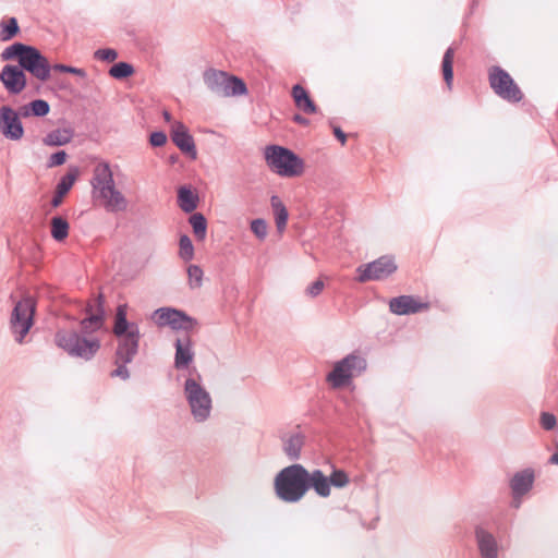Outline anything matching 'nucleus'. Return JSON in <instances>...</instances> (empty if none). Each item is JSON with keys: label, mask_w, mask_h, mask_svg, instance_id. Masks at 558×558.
I'll return each mask as SVG.
<instances>
[{"label": "nucleus", "mask_w": 558, "mask_h": 558, "mask_svg": "<svg viewBox=\"0 0 558 558\" xmlns=\"http://www.w3.org/2000/svg\"><path fill=\"white\" fill-rule=\"evenodd\" d=\"M489 86L501 99L517 104L523 99V93L510 74L502 68L495 65L489 69Z\"/></svg>", "instance_id": "nucleus-9"}, {"label": "nucleus", "mask_w": 558, "mask_h": 558, "mask_svg": "<svg viewBox=\"0 0 558 558\" xmlns=\"http://www.w3.org/2000/svg\"><path fill=\"white\" fill-rule=\"evenodd\" d=\"M34 311L35 304L29 298L20 300L12 311L10 324L12 331L17 335L15 340L19 343H22L33 325Z\"/></svg>", "instance_id": "nucleus-11"}, {"label": "nucleus", "mask_w": 558, "mask_h": 558, "mask_svg": "<svg viewBox=\"0 0 558 558\" xmlns=\"http://www.w3.org/2000/svg\"><path fill=\"white\" fill-rule=\"evenodd\" d=\"M56 344L72 357L90 361L100 350L101 343L98 338L81 336L75 330H58L54 335Z\"/></svg>", "instance_id": "nucleus-5"}, {"label": "nucleus", "mask_w": 558, "mask_h": 558, "mask_svg": "<svg viewBox=\"0 0 558 558\" xmlns=\"http://www.w3.org/2000/svg\"><path fill=\"white\" fill-rule=\"evenodd\" d=\"M397 268L395 258L390 255H384L371 263L360 265L356 268V280L359 282L385 280L391 276Z\"/></svg>", "instance_id": "nucleus-10"}, {"label": "nucleus", "mask_w": 558, "mask_h": 558, "mask_svg": "<svg viewBox=\"0 0 558 558\" xmlns=\"http://www.w3.org/2000/svg\"><path fill=\"white\" fill-rule=\"evenodd\" d=\"M541 424L545 430H551L555 428V426L557 424V420L554 414L548 413V412H543L541 415Z\"/></svg>", "instance_id": "nucleus-45"}, {"label": "nucleus", "mask_w": 558, "mask_h": 558, "mask_svg": "<svg viewBox=\"0 0 558 558\" xmlns=\"http://www.w3.org/2000/svg\"><path fill=\"white\" fill-rule=\"evenodd\" d=\"M329 486L336 488H343L350 483L348 473L341 469H333L328 476Z\"/></svg>", "instance_id": "nucleus-36"}, {"label": "nucleus", "mask_w": 558, "mask_h": 558, "mask_svg": "<svg viewBox=\"0 0 558 558\" xmlns=\"http://www.w3.org/2000/svg\"><path fill=\"white\" fill-rule=\"evenodd\" d=\"M550 463L553 464H557L558 465V453H554L550 459H549Z\"/></svg>", "instance_id": "nucleus-52"}, {"label": "nucleus", "mask_w": 558, "mask_h": 558, "mask_svg": "<svg viewBox=\"0 0 558 558\" xmlns=\"http://www.w3.org/2000/svg\"><path fill=\"white\" fill-rule=\"evenodd\" d=\"M178 204L184 213H192L198 204V195L187 186H181L178 191Z\"/></svg>", "instance_id": "nucleus-25"}, {"label": "nucleus", "mask_w": 558, "mask_h": 558, "mask_svg": "<svg viewBox=\"0 0 558 558\" xmlns=\"http://www.w3.org/2000/svg\"><path fill=\"white\" fill-rule=\"evenodd\" d=\"M20 114L22 117H24V118L33 116V113L29 112V109L27 108V105H24L23 107L20 108Z\"/></svg>", "instance_id": "nucleus-50"}, {"label": "nucleus", "mask_w": 558, "mask_h": 558, "mask_svg": "<svg viewBox=\"0 0 558 558\" xmlns=\"http://www.w3.org/2000/svg\"><path fill=\"white\" fill-rule=\"evenodd\" d=\"M179 255L184 262H190L194 257V246L189 235L182 234L179 240Z\"/></svg>", "instance_id": "nucleus-34"}, {"label": "nucleus", "mask_w": 558, "mask_h": 558, "mask_svg": "<svg viewBox=\"0 0 558 558\" xmlns=\"http://www.w3.org/2000/svg\"><path fill=\"white\" fill-rule=\"evenodd\" d=\"M73 138V131L71 129H57L49 132L43 142L47 146H63L69 144Z\"/></svg>", "instance_id": "nucleus-26"}, {"label": "nucleus", "mask_w": 558, "mask_h": 558, "mask_svg": "<svg viewBox=\"0 0 558 558\" xmlns=\"http://www.w3.org/2000/svg\"><path fill=\"white\" fill-rule=\"evenodd\" d=\"M87 316L81 320L83 333H93L102 328L105 322V296L99 293L86 307Z\"/></svg>", "instance_id": "nucleus-13"}, {"label": "nucleus", "mask_w": 558, "mask_h": 558, "mask_svg": "<svg viewBox=\"0 0 558 558\" xmlns=\"http://www.w3.org/2000/svg\"><path fill=\"white\" fill-rule=\"evenodd\" d=\"M251 230L259 240H265L267 236L268 226L265 219L257 218L252 220Z\"/></svg>", "instance_id": "nucleus-41"}, {"label": "nucleus", "mask_w": 558, "mask_h": 558, "mask_svg": "<svg viewBox=\"0 0 558 558\" xmlns=\"http://www.w3.org/2000/svg\"><path fill=\"white\" fill-rule=\"evenodd\" d=\"M0 81L10 94H20L26 86V76L20 65L7 64L0 73Z\"/></svg>", "instance_id": "nucleus-16"}, {"label": "nucleus", "mask_w": 558, "mask_h": 558, "mask_svg": "<svg viewBox=\"0 0 558 558\" xmlns=\"http://www.w3.org/2000/svg\"><path fill=\"white\" fill-rule=\"evenodd\" d=\"M131 362H124L123 360H121L119 356H114V364L117 365V368L113 369L111 373H110V376L111 377H119L123 380H126L130 378V372L128 369V364H130Z\"/></svg>", "instance_id": "nucleus-40"}, {"label": "nucleus", "mask_w": 558, "mask_h": 558, "mask_svg": "<svg viewBox=\"0 0 558 558\" xmlns=\"http://www.w3.org/2000/svg\"><path fill=\"white\" fill-rule=\"evenodd\" d=\"M324 287H325V283L323 280L318 279L314 282H312L307 288H306V294L311 298H316L317 295H319L323 290H324Z\"/></svg>", "instance_id": "nucleus-47"}, {"label": "nucleus", "mask_w": 558, "mask_h": 558, "mask_svg": "<svg viewBox=\"0 0 558 558\" xmlns=\"http://www.w3.org/2000/svg\"><path fill=\"white\" fill-rule=\"evenodd\" d=\"M0 133L10 141H20L24 136L20 116L10 106L0 107Z\"/></svg>", "instance_id": "nucleus-14"}, {"label": "nucleus", "mask_w": 558, "mask_h": 558, "mask_svg": "<svg viewBox=\"0 0 558 558\" xmlns=\"http://www.w3.org/2000/svg\"><path fill=\"white\" fill-rule=\"evenodd\" d=\"M94 198L102 202L107 211H123L128 207V201L123 194L117 190L113 173L108 162L98 163L90 181Z\"/></svg>", "instance_id": "nucleus-2"}, {"label": "nucleus", "mask_w": 558, "mask_h": 558, "mask_svg": "<svg viewBox=\"0 0 558 558\" xmlns=\"http://www.w3.org/2000/svg\"><path fill=\"white\" fill-rule=\"evenodd\" d=\"M167 142V135L162 131H155L149 136V144L153 147H161Z\"/></svg>", "instance_id": "nucleus-46"}, {"label": "nucleus", "mask_w": 558, "mask_h": 558, "mask_svg": "<svg viewBox=\"0 0 558 558\" xmlns=\"http://www.w3.org/2000/svg\"><path fill=\"white\" fill-rule=\"evenodd\" d=\"M66 153L64 150H59L50 155L47 161V168H54L63 165L66 161Z\"/></svg>", "instance_id": "nucleus-44"}, {"label": "nucleus", "mask_w": 558, "mask_h": 558, "mask_svg": "<svg viewBox=\"0 0 558 558\" xmlns=\"http://www.w3.org/2000/svg\"><path fill=\"white\" fill-rule=\"evenodd\" d=\"M193 233L197 241H203L207 234V220L205 216L201 213H194L190 216L189 219Z\"/></svg>", "instance_id": "nucleus-31"}, {"label": "nucleus", "mask_w": 558, "mask_h": 558, "mask_svg": "<svg viewBox=\"0 0 558 558\" xmlns=\"http://www.w3.org/2000/svg\"><path fill=\"white\" fill-rule=\"evenodd\" d=\"M475 538L482 558H497L498 544L494 535L482 526L475 529Z\"/></svg>", "instance_id": "nucleus-19"}, {"label": "nucleus", "mask_w": 558, "mask_h": 558, "mask_svg": "<svg viewBox=\"0 0 558 558\" xmlns=\"http://www.w3.org/2000/svg\"><path fill=\"white\" fill-rule=\"evenodd\" d=\"M178 314L179 316H174L172 317V319L169 320V327H171V329L183 330L187 332L197 325L196 319L189 316L183 311L178 310Z\"/></svg>", "instance_id": "nucleus-30"}, {"label": "nucleus", "mask_w": 558, "mask_h": 558, "mask_svg": "<svg viewBox=\"0 0 558 558\" xmlns=\"http://www.w3.org/2000/svg\"><path fill=\"white\" fill-rule=\"evenodd\" d=\"M453 58L454 49L452 47H449L445 51L441 62L444 80L449 89H451L453 82Z\"/></svg>", "instance_id": "nucleus-29"}, {"label": "nucleus", "mask_w": 558, "mask_h": 558, "mask_svg": "<svg viewBox=\"0 0 558 558\" xmlns=\"http://www.w3.org/2000/svg\"><path fill=\"white\" fill-rule=\"evenodd\" d=\"M3 28L0 32L1 40H10L20 32L19 23L15 17H10L5 24H2Z\"/></svg>", "instance_id": "nucleus-37"}, {"label": "nucleus", "mask_w": 558, "mask_h": 558, "mask_svg": "<svg viewBox=\"0 0 558 558\" xmlns=\"http://www.w3.org/2000/svg\"><path fill=\"white\" fill-rule=\"evenodd\" d=\"M207 88L219 97L242 96L247 93V87L242 78L228 75L225 71L207 69L203 74Z\"/></svg>", "instance_id": "nucleus-7"}, {"label": "nucleus", "mask_w": 558, "mask_h": 558, "mask_svg": "<svg viewBox=\"0 0 558 558\" xmlns=\"http://www.w3.org/2000/svg\"><path fill=\"white\" fill-rule=\"evenodd\" d=\"M171 140L174 145L192 159H196L197 150L193 136L181 121H174L171 128Z\"/></svg>", "instance_id": "nucleus-15"}, {"label": "nucleus", "mask_w": 558, "mask_h": 558, "mask_svg": "<svg viewBox=\"0 0 558 558\" xmlns=\"http://www.w3.org/2000/svg\"><path fill=\"white\" fill-rule=\"evenodd\" d=\"M427 308L428 303L420 302L412 295H400L389 301L390 312L399 316L416 314Z\"/></svg>", "instance_id": "nucleus-17"}, {"label": "nucleus", "mask_w": 558, "mask_h": 558, "mask_svg": "<svg viewBox=\"0 0 558 558\" xmlns=\"http://www.w3.org/2000/svg\"><path fill=\"white\" fill-rule=\"evenodd\" d=\"M292 97L295 106L304 113L313 114L317 111V107L310 97L307 90L300 84L292 87Z\"/></svg>", "instance_id": "nucleus-22"}, {"label": "nucleus", "mask_w": 558, "mask_h": 558, "mask_svg": "<svg viewBox=\"0 0 558 558\" xmlns=\"http://www.w3.org/2000/svg\"><path fill=\"white\" fill-rule=\"evenodd\" d=\"M366 367L367 362L362 355L351 353L335 364L326 379L332 388H342L350 385L351 379L361 375Z\"/></svg>", "instance_id": "nucleus-8"}, {"label": "nucleus", "mask_w": 558, "mask_h": 558, "mask_svg": "<svg viewBox=\"0 0 558 558\" xmlns=\"http://www.w3.org/2000/svg\"><path fill=\"white\" fill-rule=\"evenodd\" d=\"M293 121L295 123H298V124H301V125H308V123H310V120L307 118H305V117H303L302 114H299V113L294 114Z\"/></svg>", "instance_id": "nucleus-49"}, {"label": "nucleus", "mask_w": 558, "mask_h": 558, "mask_svg": "<svg viewBox=\"0 0 558 558\" xmlns=\"http://www.w3.org/2000/svg\"><path fill=\"white\" fill-rule=\"evenodd\" d=\"M304 445V436L300 433L292 434L283 440V452L291 460H298Z\"/></svg>", "instance_id": "nucleus-24"}, {"label": "nucleus", "mask_w": 558, "mask_h": 558, "mask_svg": "<svg viewBox=\"0 0 558 558\" xmlns=\"http://www.w3.org/2000/svg\"><path fill=\"white\" fill-rule=\"evenodd\" d=\"M94 58L105 62H113L118 58V52L112 48L98 49L94 52Z\"/></svg>", "instance_id": "nucleus-43"}, {"label": "nucleus", "mask_w": 558, "mask_h": 558, "mask_svg": "<svg viewBox=\"0 0 558 558\" xmlns=\"http://www.w3.org/2000/svg\"><path fill=\"white\" fill-rule=\"evenodd\" d=\"M51 69H53L57 72L74 74L82 78H85L87 76L86 71L82 68H75V66H71V65L57 63L53 66H51Z\"/></svg>", "instance_id": "nucleus-42"}, {"label": "nucleus", "mask_w": 558, "mask_h": 558, "mask_svg": "<svg viewBox=\"0 0 558 558\" xmlns=\"http://www.w3.org/2000/svg\"><path fill=\"white\" fill-rule=\"evenodd\" d=\"M76 171L68 172L64 174L60 181L58 182L56 186L54 195L51 199V206L53 208H57L61 205L63 197L69 193V191L72 189L75 180H76Z\"/></svg>", "instance_id": "nucleus-23"}, {"label": "nucleus", "mask_w": 558, "mask_h": 558, "mask_svg": "<svg viewBox=\"0 0 558 558\" xmlns=\"http://www.w3.org/2000/svg\"><path fill=\"white\" fill-rule=\"evenodd\" d=\"M27 108L34 117H45L50 111L49 104L44 99H35L31 101L29 104H27Z\"/></svg>", "instance_id": "nucleus-39"}, {"label": "nucleus", "mask_w": 558, "mask_h": 558, "mask_svg": "<svg viewBox=\"0 0 558 558\" xmlns=\"http://www.w3.org/2000/svg\"><path fill=\"white\" fill-rule=\"evenodd\" d=\"M20 66L23 72H29L39 81L45 82L50 77L51 65L47 58L33 46H31L27 52L23 56Z\"/></svg>", "instance_id": "nucleus-12"}, {"label": "nucleus", "mask_w": 558, "mask_h": 558, "mask_svg": "<svg viewBox=\"0 0 558 558\" xmlns=\"http://www.w3.org/2000/svg\"><path fill=\"white\" fill-rule=\"evenodd\" d=\"M533 482L534 472L531 469L515 473L510 482L513 496L517 498L526 494L532 488Z\"/></svg>", "instance_id": "nucleus-21"}, {"label": "nucleus", "mask_w": 558, "mask_h": 558, "mask_svg": "<svg viewBox=\"0 0 558 558\" xmlns=\"http://www.w3.org/2000/svg\"><path fill=\"white\" fill-rule=\"evenodd\" d=\"M307 469L300 463L283 468L275 477L277 497L288 504L299 502L306 495Z\"/></svg>", "instance_id": "nucleus-3"}, {"label": "nucleus", "mask_w": 558, "mask_h": 558, "mask_svg": "<svg viewBox=\"0 0 558 558\" xmlns=\"http://www.w3.org/2000/svg\"><path fill=\"white\" fill-rule=\"evenodd\" d=\"M184 395L194 420L205 422L210 416L213 401L209 392L201 384L199 374L197 378L190 376L185 379Z\"/></svg>", "instance_id": "nucleus-6"}, {"label": "nucleus", "mask_w": 558, "mask_h": 558, "mask_svg": "<svg viewBox=\"0 0 558 558\" xmlns=\"http://www.w3.org/2000/svg\"><path fill=\"white\" fill-rule=\"evenodd\" d=\"M29 47L31 46L22 44V43H14L3 50L1 57L3 60L16 59L20 64L21 60H23V56L27 52Z\"/></svg>", "instance_id": "nucleus-32"}, {"label": "nucleus", "mask_w": 558, "mask_h": 558, "mask_svg": "<svg viewBox=\"0 0 558 558\" xmlns=\"http://www.w3.org/2000/svg\"><path fill=\"white\" fill-rule=\"evenodd\" d=\"M112 332L118 340L114 356L124 362H132L138 353L142 335L138 324L128 320L126 304L118 305Z\"/></svg>", "instance_id": "nucleus-1"}, {"label": "nucleus", "mask_w": 558, "mask_h": 558, "mask_svg": "<svg viewBox=\"0 0 558 558\" xmlns=\"http://www.w3.org/2000/svg\"><path fill=\"white\" fill-rule=\"evenodd\" d=\"M333 134L341 142L342 145L345 144L347 135L339 126H333Z\"/></svg>", "instance_id": "nucleus-48"}, {"label": "nucleus", "mask_w": 558, "mask_h": 558, "mask_svg": "<svg viewBox=\"0 0 558 558\" xmlns=\"http://www.w3.org/2000/svg\"><path fill=\"white\" fill-rule=\"evenodd\" d=\"M134 73V68L132 64L128 62H118L114 63L110 70L109 74L116 80H124L131 76Z\"/></svg>", "instance_id": "nucleus-33"}, {"label": "nucleus", "mask_w": 558, "mask_h": 558, "mask_svg": "<svg viewBox=\"0 0 558 558\" xmlns=\"http://www.w3.org/2000/svg\"><path fill=\"white\" fill-rule=\"evenodd\" d=\"M69 222L61 216H54L50 220V233L53 240L61 242L69 235Z\"/></svg>", "instance_id": "nucleus-28"}, {"label": "nucleus", "mask_w": 558, "mask_h": 558, "mask_svg": "<svg viewBox=\"0 0 558 558\" xmlns=\"http://www.w3.org/2000/svg\"><path fill=\"white\" fill-rule=\"evenodd\" d=\"M264 157L267 167L282 178H296L304 172V160L287 147L268 145L264 150Z\"/></svg>", "instance_id": "nucleus-4"}, {"label": "nucleus", "mask_w": 558, "mask_h": 558, "mask_svg": "<svg viewBox=\"0 0 558 558\" xmlns=\"http://www.w3.org/2000/svg\"><path fill=\"white\" fill-rule=\"evenodd\" d=\"M174 316H179V314L178 310L172 307H160L154 313L156 323L160 327L169 326V320Z\"/></svg>", "instance_id": "nucleus-35"}, {"label": "nucleus", "mask_w": 558, "mask_h": 558, "mask_svg": "<svg viewBox=\"0 0 558 558\" xmlns=\"http://www.w3.org/2000/svg\"><path fill=\"white\" fill-rule=\"evenodd\" d=\"M306 493L313 489L315 494L322 498H328L331 489L328 482V476L319 469L313 471L307 470Z\"/></svg>", "instance_id": "nucleus-20"}, {"label": "nucleus", "mask_w": 558, "mask_h": 558, "mask_svg": "<svg viewBox=\"0 0 558 558\" xmlns=\"http://www.w3.org/2000/svg\"><path fill=\"white\" fill-rule=\"evenodd\" d=\"M162 117H163V119H165V121H166V122H171V121H172V116H171V113H170L169 111H167V110H165V111L162 112Z\"/></svg>", "instance_id": "nucleus-51"}, {"label": "nucleus", "mask_w": 558, "mask_h": 558, "mask_svg": "<svg viewBox=\"0 0 558 558\" xmlns=\"http://www.w3.org/2000/svg\"><path fill=\"white\" fill-rule=\"evenodd\" d=\"M174 367L177 369L187 368L194 360L193 343L189 335L178 337L174 342Z\"/></svg>", "instance_id": "nucleus-18"}, {"label": "nucleus", "mask_w": 558, "mask_h": 558, "mask_svg": "<svg viewBox=\"0 0 558 558\" xmlns=\"http://www.w3.org/2000/svg\"><path fill=\"white\" fill-rule=\"evenodd\" d=\"M189 284L192 289L199 288L203 283L204 272L197 265H190L187 267Z\"/></svg>", "instance_id": "nucleus-38"}, {"label": "nucleus", "mask_w": 558, "mask_h": 558, "mask_svg": "<svg viewBox=\"0 0 558 558\" xmlns=\"http://www.w3.org/2000/svg\"><path fill=\"white\" fill-rule=\"evenodd\" d=\"M270 203L275 215L277 230L282 232L287 227L289 217L288 210L277 195L271 196Z\"/></svg>", "instance_id": "nucleus-27"}]
</instances>
